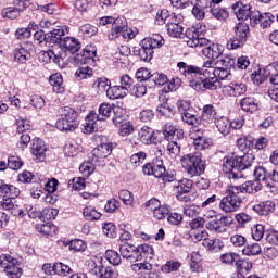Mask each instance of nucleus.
<instances>
[{"label": "nucleus", "instance_id": "f257e3e1", "mask_svg": "<svg viewBox=\"0 0 278 278\" xmlns=\"http://www.w3.org/2000/svg\"><path fill=\"white\" fill-rule=\"evenodd\" d=\"M255 157L251 154H244L243 156H225L223 159V172L227 175L228 179L236 181L242 179V170L249 168Z\"/></svg>", "mask_w": 278, "mask_h": 278}, {"label": "nucleus", "instance_id": "5fc2aeb1", "mask_svg": "<svg viewBox=\"0 0 278 278\" xmlns=\"http://www.w3.org/2000/svg\"><path fill=\"white\" fill-rule=\"evenodd\" d=\"M167 33L172 38H181V35L184 34V26L181 24L167 25Z\"/></svg>", "mask_w": 278, "mask_h": 278}, {"label": "nucleus", "instance_id": "3c124183", "mask_svg": "<svg viewBox=\"0 0 278 278\" xmlns=\"http://www.w3.org/2000/svg\"><path fill=\"white\" fill-rule=\"evenodd\" d=\"M48 60L49 62H54L55 64H59V66L64 62L66 58V53H55L53 50H48L47 51Z\"/></svg>", "mask_w": 278, "mask_h": 278}, {"label": "nucleus", "instance_id": "864d4df0", "mask_svg": "<svg viewBox=\"0 0 278 278\" xmlns=\"http://www.w3.org/2000/svg\"><path fill=\"white\" fill-rule=\"evenodd\" d=\"M94 274L100 278H112L114 277V270L110 267L97 266L94 269Z\"/></svg>", "mask_w": 278, "mask_h": 278}, {"label": "nucleus", "instance_id": "20e7f679", "mask_svg": "<svg viewBox=\"0 0 278 278\" xmlns=\"http://www.w3.org/2000/svg\"><path fill=\"white\" fill-rule=\"evenodd\" d=\"M240 205H242V197H240L238 185L230 186L226 191V197L222 199L219 207L226 214H231V212L240 210Z\"/></svg>", "mask_w": 278, "mask_h": 278}, {"label": "nucleus", "instance_id": "58836bf2", "mask_svg": "<svg viewBox=\"0 0 278 278\" xmlns=\"http://www.w3.org/2000/svg\"><path fill=\"white\" fill-rule=\"evenodd\" d=\"M112 85V83L110 81V79L108 78H98L94 83H93V88L98 89V94H105L108 96V90H110V86Z\"/></svg>", "mask_w": 278, "mask_h": 278}, {"label": "nucleus", "instance_id": "4468645a", "mask_svg": "<svg viewBox=\"0 0 278 278\" xmlns=\"http://www.w3.org/2000/svg\"><path fill=\"white\" fill-rule=\"evenodd\" d=\"M202 54L205 58H208V60H212V62H216L217 60H220V58H225L223 55V46L218 43H210V40H207L206 45H202Z\"/></svg>", "mask_w": 278, "mask_h": 278}, {"label": "nucleus", "instance_id": "c9c22d12", "mask_svg": "<svg viewBox=\"0 0 278 278\" xmlns=\"http://www.w3.org/2000/svg\"><path fill=\"white\" fill-rule=\"evenodd\" d=\"M35 229L38 231V233H42L43 236H53V233L58 231V227L51 223L37 224Z\"/></svg>", "mask_w": 278, "mask_h": 278}, {"label": "nucleus", "instance_id": "5701e85b", "mask_svg": "<svg viewBox=\"0 0 278 278\" xmlns=\"http://www.w3.org/2000/svg\"><path fill=\"white\" fill-rule=\"evenodd\" d=\"M229 217H222L212 219L206 224V228L211 229V231H215V233H225L227 231V225H229Z\"/></svg>", "mask_w": 278, "mask_h": 278}, {"label": "nucleus", "instance_id": "c03bdc74", "mask_svg": "<svg viewBox=\"0 0 278 278\" xmlns=\"http://www.w3.org/2000/svg\"><path fill=\"white\" fill-rule=\"evenodd\" d=\"M83 215L86 220H99V218H101V214L94 206H86L83 210Z\"/></svg>", "mask_w": 278, "mask_h": 278}, {"label": "nucleus", "instance_id": "79ce46f5", "mask_svg": "<svg viewBox=\"0 0 278 278\" xmlns=\"http://www.w3.org/2000/svg\"><path fill=\"white\" fill-rule=\"evenodd\" d=\"M240 106L243 110V112H257L258 106L257 103H255V100L253 98H243L240 101Z\"/></svg>", "mask_w": 278, "mask_h": 278}, {"label": "nucleus", "instance_id": "4c0bfd02", "mask_svg": "<svg viewBox=\"0 0 278 278\" xmlns=\"http://www.w3.org/2000/svg\"><path fill=\"white\" fill-rule=\"evenodd\" d=\"M138 255H141V260L144 257L146 262H149L155 257V252L153 251V247L142 244L138 247Z\"/></svg>", "mask_w": 278, "mask_h": 278}, {"label": "nucleus", "instance_id": "37998d69", "mask_svg": "<svg viewBox=\"0 0 278 278\" xmlns=\"http://www.w3.org/2000/svg\"><path fill=\"white\" fill-rule=\"evenodd\" d=\"M106 97L108 99H123V97H127V91H124L119 85L113 87L110 86Z\"/></svg>", "mask_w": 278, "mask_h": 278}, {"label": "nucleus", "instance_id": "cd10ccee", "mask_svg": "<svg viewBox=\"0 0 278 278\" xmlns=\"http://www.w3.org/2000/svg\"><path fill=\"white\" fill-rule=\"evenodd\" d=\"M164 45V38H162V35H152V37L144 38L141 41V47H146V49H160Z\"/></svg>", "mask_w": 278, "mask_h": 278}, {"label": "nucleus", "instance_id": "0eeeda50", "mask_svg": "<svg viewBox=\"0 0 278 278\" xmlns=\"http://www.w3.org/2000/svg\"><path fill=\"white\" fill-rule=\"evenodd\" d=\"M116 38H122L123 40H131L135 38L134 33L127 26V21L121 17L116 18L109 34V40H116Z\"/></svg>", "mask_w": 278, "mask_h": 278}, {"label": "nucleus", "instance_id": "6e6d98bb", "mask_svg": "<svg viewBox=\"0 0 278 278\" xmlns=\"http://www.w3.org/2000/svg\"><path fill=\"white\" fill-rule=\"evenodd\" d=\"M72 269L68 265L64 263H55L54 264V275H60L61 277H66V275H71Z\"/></svg>", "mask_w": 278, "mask_h": 278}, {"label": "nucleus", "instance_id": "9d476101", "mask_svg": "<svg viewBox=\"0 0 278 278\" xmlns=\"http://www.w3.org/2000/svg\"><path fill=\"white\" fill-rule=\"evenodd\" d=\"M0 266L9 278H18L23 275L18 261L8 254L0 255Z\"/></svg>", "mask_w": 278, "mask_h": 278}, {"label": "nucleus", "instance_id": "393cba45", "mask_svg": "<svg viewBox=\"0 0 278 278\" xmlns=\"http://www.w3.org/2000/svg\"><path fill=\"white\" fill-rule=\"evenodd\" d=\"M61 49H64L62 53H66L67 51H70V53H77V51L81 49V43L74 37H65L61 41Z\"/></svg>", "mask_w": 278, "mask_h": 278}, {"label": "nucleus", "instance_id": "8fccbe9b", "mask_svg": "<svg viewBox=\"0 0 278 278\" xmlns=\"http://www.w3.org/2000/svg\"><path fill=\"white\" fill-rule=\"evenodd\" d=\"M220 86V80H218V78H215V76L211 78H203L204 90H218Z\"/></svg>", "mask_w": 278, "mask_h": 278}, {"label": "nucleus", "instance_id": "f8f14e48", "mask_svg": "<svg viewBox=\"0 0 278 278\" xmlns=\"http://www.w3.org/2000/svg\"><path fill=\"white\" fill-rule=\"evenodd\" d=\"M143 175H153L157 179H162L164 175H166V167L164 166V162L162 160L153 161L152 163H147L142 167Z\"/></svg>", "mask_w": 278, "mask_h": 278}, {"label": "nucleus", "instance_id": "7ed1b4c3", "mask_svg": "<svg viewBox=\"0 0 278 278\" xmlns=\"http://www.w3.org/2000/svg\"><path fill=\"white\" fill-rule=\"evenodd\" d=\"M177 66L179 67V71L187 79H190L191 77H201L202 79H207L215 77L216 75V62L208 60L204 62L202 67H197L194 65H188L186 62H178Z\"/></svg>", "mask_w": 278, "mask_h": 278}, {"label": "nucleus", "instance_id": "49530a36", "mask_svg": "<svg viewBox=\"0 0 278 278\" xmlns=\"http://www.w3.org/2000/svg\"><path fill=\"white\" fill-rule=\"evenodd\" d=\"M211 14L212 16H214V18H217V21H225L226 18L229 17V13L227 12V10L213 4V8L211 9Z\"/></svg>", "mask_w": 278, "mask_h": 278}, {"label": "nucleus", "instance_id": "c85d7f7f", "mask_svg": "<svg viewBox=\"0 0 278 278\" xmlns=\"http://www.w3.org/2000/svg\"><path fill=\"white\" fill-rule=\"evenodd\" d=\"M64 36H66V33L63 28H55L47 34V42H49V45H59V47H62Z\"/></svg>", "mask_w": 278, "mask_h": 278}, {"label": "nucleus", "instance_id": "1a4fd4ad", "mask_svg": "<svg viewBox=\"0 0 278 278\" xmlns=\"http://www.w3.org/2000/svg\"><path fill=\"white\" fill-rule=\"evenodd\" d=\"M215 79L223 81L229 78L231 71L229 68L236 66V60L231 56H220L219 60L215 62Z\"/></svg>", "mask_w": 278, "mask_h": 278}, {"label": "nucleus", "instance_id": "2f4dec72", "mask_svg": "<svg viewBox=\"0 0 278 278\" xmlns=\"http://www.w3.org/2000/svg\"><path fill=\"white\" fill-rule=\"evenodd\" d=\"M215 125L219 132L227 136L231 132V122L227 117H217L215 119Z\"/></svg>", "mask_w": 278, "mask_h": 278}, {"label": "nucleus", "instance_id": "052dcab7", "mask_svg": "<svg viewBox=\"0 0 278 278\" xmlns=\"http://www.w3.org/2000/svg\"><path fill=\"white\" fill-rule=\"evenodd\" d=\"M177 188L178 192H190L192 190V180L190 179H182L174 185Z\"/></svg>", "mask_w": 278, "mask_h": 278}, {"label": "nucleus", "instance_id": "de8ad7c7", "mask_svg": "<svg viewBox=\"0 0 278 278\" xmlns=\"http://www.w3.org/2000/svg\"><path fill=\"white\" fill-rule=\"evenodd\" d=\"M112 110H113L112 104L102 103L99 108V114H97L98 119L105 121V118H110V116H112Z\"/></svg>", "mask_w": 278, "mask_h": 278}, {"label": "nucleus", "instance_id": "a878e982", "mask_svg": "<svg viewBox=\"0 0 278 278\" xmlns=\"http://www.w3.org/2000/svg\"><path fill=\"white\" fill-rule=\"evenodd\" d=\"M275 206L276 205H275V202H273V200H266L254 205L253 210L260 216H268V214H273V212H275Z\"/></svg>", "mask_w": 278, "mask_h": 278}, {"label": "nucleus", "instance_id": "bb28decb", "mask_svg": "<svg viewBox=\"0 0 278 278\" xmlns=\"http://www.w3.org/2000/svg\"><path fill=\"white\" fill-rule=\"evenodd\" d=\"M139 138L142 144H153L157 138L155 137V130L149 126H143L139 130Z\"/></svg>", "mask_w": 278, "mask_h": 278}, {"label": "nucleus", "instance_id": "b1692460", "mask_svg": "<svg viewBox=\"0 0 278 278\" xmlns=\"http://www.w3.org/2000/svg\"><path fill=\"white\" fill-rule=\"evenodd\" d=\"M262 180L255 177V180H250L241 186H238V191L240 192H247L248 194H256V192H260L262 190Z\"/></svg>", "mask_w": 278, "mask_h": 278}, {"label": "nucleus", "instance_id": "dca6fc26", "mask_svg": "<svg viewBox=\"0 0 278 278\" xmlns=\"http://www.w3.org/2000/svg\"><path fill=\"white\" fill-rule=\"evenodd\" d=\"M275 20V15L273 13H261L257 10H254L252 13V27H255V25H261L263 29H266V27H270L273 25V21Z\"/></svg>", "mask_w": 278, "mask_h": 278}, {"label": "nucleus", "instance_id": "ea45409f", "mask_svg": "<svg viewBox=\"0 0 278 278\" xmlns=\"http://www.w3.org/2000/svg\"><path fill=\"white\" fill-rule=\"evenodd\" d=\"M251 79L253 84H255V86H261V84H264V81L268 79V74H266V67L254 71L251 75Z\"/></svg>", "mask_w": 278, "mask_h": 278}, {"label": "nucleus", "instance_id": "bf43d9fd", "mask_svg": "<svg viewBox=\"0 0 278 278\" xmlns=\"http://www.w3.org/2000/svg\"><path fill=\"white\" fill-rule=\"evenodd\" d=\"M242 253L243 255H260V253H262V248L260 247V243H252L243 248Z\"/></svg>", "mask_w": 278, "mask_h": 278}, {"label": "nucleus", "instance_id": "9b49d317", "mask_svg": "<svg viewBox=\"0 0 278 278\" xmlns=\"http://www.w3.org/2000/svg\"><path fill=\"white\" fill-rule=\"evenodd\" d=\"M249 36V25L244 23H239L236 26V35L227 42V49H240V47H244V42H247V38Z\"/></svg>", "mask_w": 278, "mask_h": 278}, {"label": "nucleus", "instance_id": "6e6552de", "mask_svg": "<svg viewBox=\"0 0 278 278\" xmlns=\"http://www.w3.org/2000/svg\"><path fill=\"white\" fill-rule=\"evenodd\" d=\"M254 177L262 181L263 186L271 189V192H277L278 189L275 184H278V168L273 170V174L268 173L264 167H256L254 170Z\"/></svg>", "mask_w": 278, "mask_h": 278}, {"label": "nucleus", "instance_id": "69168bd1", "mask_svg": "<svg viewBox=\"0 0 278 278\" xmlns=\"http://www.w3.org/2000/svg\"><path fill=\"white\" fill-rule=\"evenodd\" d=\"M177 134V126L173 125V123H167L163 127V136H165L166 140L173 139V136Z\"/></svg>", "mask_w": 278, "mask_h": 278}, {"label": "nucleus", "instance_id": "7c9ffc66", "mask_svg": "<svg viewBox=\"0 0 278 278\" xmlns=\"http://www.w3.org/2000/svg\"><path fill=\"white\" fill-rule=\"evenodd\" d=\"M202 247L204 249H207V251H214L215 253H218L225 247V243L220 239H207L204 238L202 241Z\"/></svg>", "mask_w": 278, "mask_h": 278}, {"label": "nucleus", "instance_id": "f03ea898", "mask_svg": "<svg viewBox=\"0 0 278 278\" xmlns=\"http://www.w3.org/2000/svg\"><path fill=\"white\" fill-rule=\"evenodd\" d=\"M97 48L92 45L86 46L83 50V53L76 54L74 58V64L78 66V70L75 72V77L81 81L83 79H90L93 72L90 66H94L97 61Z\"/></svg>", "mask_w": 278, "mask_h": 278}, {"label": "nucleus", "instance_id": "a211bd4d", "mask_svg": "<svg viewBox=\"0 0 278 278\" xmlns=\"http://www.w3.org/2000/svg\"><path fill=\"white\" fill-rule=\"evenodd\" d=\"M186 38L187 46L191 48L203 47V45L207 43V39L200 37L199 30L194 27L186 30Z\"/></svg>", "mask_w": 278, "mask_h": 278}, {"label": "nucleus", "instance_id": "39448f33", "mask_svg": "<svg viewBox=\"0 0 278 278\" xmlns=\"http://www.w3.org/2000/svg\"><path fill=\"white\" fill-rule=\"evenodd\" d=\"M180 164L190 177H197L198 175H203V173H205V164H203L201 155L199 154L184 155L180 160Z\"/></svg>", "mask_w": 278, "mask_h": 278}, {"label": "nucleus", "instance_id": "412c9836", "mask_svg": "<svg viewBox=\"0 0 278 278\" xmlns=\"http://www.w3.org/2000/svg\"><path fill=\"white\" fill-rule=\"evenodd\" d=\"M112 143H102L94 148L91 152L93 159L92 162H99V160H105L112 154Z\"/></svg>", "mask_w": 278, "mask_h": 278}, {"label": "nucleus", "instance_id": "338daca9", "mask_svg": "<svg viewBox=\"0 0 278 278\" xmlns=\"http://www.w3.org/2000/svg\"><path fill=\"white\" fill-rule=\"evenodd\" d=\"M134 131H135L134 124L130 122H125L119 126V136H123V137L131 136Z\"/></svg>", "mask_w": 278, "mask_h": 278}, {"label": "nucleus", "instance_id": "603ef678", "mask_svg": "<svg viewBox=\"0 0 278 278\" xmlns=\"http://www.w3.org/2000/svg\"><path fill=\"white\" fill-rule=\"evenodd\" d=\"M168 155L175 160V157H179V153H181V147L179 146L178 142L172 141L168 142L166 146Z\"/></svg>", "mask_w": 278, "mask_h": 278}, {"label": "nucleus", "instance_id": "f704fd0d", "mask_svg": "<svg viewBox=\"0 0 278 278\" xmlns=\"http://www.w3.org/2000/svg\"><path fill=\"white\" fill-rule=\"evenodd\" d=\"M265 73L267 77H269L270 84H273V86H278V63H270L267 65Z\"/></svg>", "mask_w": 278, "mask_h": 278}, {"label": "nucleus", "instance_id": "423d86ee", "mask_svg": "<svg viewBox=\"0 0 278 278\" xmlns=\"http://www.w3.org/2000/svg\"><path fill=\"white\" fill-rule=\"evenodd\" d=\"M61 118L56 121V128L60 131H75L77 129V111L71 106L60 110Z\"/></svg>", "mask_w": 278, "mask_h": 278}, {"label": "nucleus", "instance_id": "a19ab883", "mask_svg": "<svg viewBox=\"0 0 278 278\" xmlns=\"http://www.w3.org/2000/svg\"><path fill=\"white\" fill-rule=\"evenodd\" d=\"M112 112L114 114V125H121V123H123V118H125V114H127V111L121 104H117L113 105Z\"/></svg>", "mask_w": 278, "mask_h": 278}, {"label": "nucleus", "instance_id": "2eb2a0df", "mask_svg": "<svg viewBox=\"0 0 278 278\" xmlns=\"http://www.w3.org/2000/svg\"><path fill=\"white\" fill-rule=\"evenodd\" d=\"M189 136L191 140H193V144L197 147V149H207V147L212 144V140L203 137V129L199 128V126H193Z\"/></svg>", "mask_w": 278, "mask_h": 278}, {"label": "nucleus", "instance_id": "f3484780", "mask_svg": "<svg viewBox=\"0 0 278 278\" xmlns=\"http://www.w3.org/2000/svg\"><path fill=\"white\" fill-rule=\"evenodd\" d=\"M119 252L122 257L130 260V262H141L142 254H138V247L131 245L129 243H124L119 245Z\"/></svg>", "mask_w": 278, "mask_h": 278}, {"label": "nucleus", "instance_id": "09e8293b", "mask_svg": "<svg viewBox=\"0 0 278 278\" xmlns=\"http://www.w3.org/2000/svg\"><path fill=\"white\" fill-rule=\"evenodd\" d=\"M27 47L28 46L25 45L24 47L15 51V60H17V62H21L22 64H24V62H27V60L31 58V53H29V50H27Z\"/></svg>", "mask_w": 278, "mask_h": 278}, {"label": "nucleus", "instance_id": "e2e57ef3", "mask_svg": "<svg viewBox=\"0 0 278 278\" xmlns=\"http://www.w3.org/2000/svg\"><path fill=\"white\" fill-rule=\"evenodd\" d=\"M23 167V161L18 156H9L8 168L11 170H20Z\"/></svg>", "mask_w": 278, "mask_h": 278}, {"label": "nucleus", "instance_id": "680f3d73", "mask_svg": "<svg viewBox=\"0 0 278 278\" xmlns=\"http://www.w3.org/2000/svg\"><path fill=\"white\" fill-rule=\"evenodd\" d=\"M118 197L124 205H134V193L129 190H121Z\"/></svg>", "mask_w": 278, "mask_h": 278}, {"label": "nucleus", "instance_id": "72a5a7b5", "mask_svg": "<svg viewBox=\"0 0 278 278\" xmlns=\"http://www.w3.org/2000/svg\"><path fill=\"white\" fill-rule=\"evenodd\" d=\"M218 117H216V110L214 109V105L206 104L203 106L202 110V121H205V123H215Z\"/></svg>", "mask_w": 278, "mask_h": 278}, {"label": "nucleus", "instance_id": "c756f323", "mask_svg": "<svg viewBox=\"0 0 278 278\" xmlns=\"http://www.w3.org/2000/svg\"><path fill=\"white\" fill-rule=\"evenodd\" d=\"M50 86H52V90L56 94H64V78H62L61 74H52L50 76Z\"/></svg>", "mask_w": 278, "mask_h": 278}, {"label": "nucleus", "instance_id": "a18cd8bd", "mask_svg": "<svg viewBox=\"0 0 278 278\" xmlns=\"http://www.w3.org/2000/svg\"><path fill=\"white\" fill-rule=\"evenodd\" d=\"M170 214V207L168 205H160L154 207L153 216L156 220H164Z\"/></svg>", "mask_w": 278, "mask_h": 278}, {"label": "nucleus", "instance_id": "ddd939ff", "mask_svg": "<svg viewBox=\"0 0 278 278\" xmlns=\"http://www.w3.org/2000/svg\"><path fill=\"white\" fill-rule=\"evenodd\" d=\"M231 10L236 14L238 21H247L248 18H250V23H253V13L255 12V10L251 8V4L236 2L231 5Z\"/></svg>", "mask_w": 278, "mask_h": 278}, {"label": "nucleus", "instance_id": "473e14b6", "mask_svg": "<svg viewBox=\"0 0 278 278\" xmlns=\"http://www.w3.org/2000/svg\"><path fill=\"white\" fill-rule=\"evenodd\" d=\"M181 119L187 124L191 125V127H199L201 125V118L194 114V111L191 109L190 111H187L186 113H182Z\"/></svg>", "mask_w": 278, "mask_h": 278}, {"label": "nucleus", "instance_id": "e433bc0d", "mask_svg": "<svg viewBox=\"0 0 278 278\" xmlns=\"http://www.w3.org/2000/svg\"><path fill=\"white\" fill-rule=\"evenodd\" d=\"M236 267L239 275H241V277H244V275H249L251 268H253V264L249 260L237 258Z\"/></svg>", "mask_w": 278, "mask_h": 278}, {"label": "nucleus", "instance_id": "4d7b16f0", "mask_svg": "<svg viewBox=\"0 0 278 278\" xmlns=\"http://www.w3.org/2000/svg\"><path fill=\"white\" fill-rule=\"evenodd\" d=\"M64 153L67 157H77L81 150L77 147V144L67 143L64 147Z\"/></svg>", "mask_w": 278, "mask_h": 278}, {"label": "nucleus", "instance_id": "6ab92c4d", "mask_svg": "<svg viewBox=\"0 0 278 278\" xmlns=\"http://www.w3.org/2000/svg\"><path fill=\"white\" fill-rule=\"evenodd\" d=\"M223 92L226 97H242V94H247V85L242 83H230L224 86Z\"/></svg>", "mask_w": 278, "mask_h": 278}, {"label": "nucleus", "instance_id": "13d9d810", "mask_svg": "<svg viewBox=\"0 0 278 278\" xmlns=\"http://www.w3.org/2000/svg\"><path fill=\"white\" fill-rule=\"evenodd\" d=\"M105 257L113 266H118V264H121V255L114 250H106Z\"/></svg>", "mask_w": 278, "mask_h": 278}, {"label": "nucleus", "instance_id": "4be33fe9", "mask_svg": "<svg viewBox=\"0 0 278 278\" xmlns=\"http://www.w3.org/2000/svg\"><path fill=\"white\" fill-rule=\"evenodd\" d=\"M47 152V147L45 146V141L42 139L36 138L31 143V153L35 156L37 162H45V153Z\"/></svg>", "mask_w": 278, "mask_h": 278}, {"label": "nucleus", "instance_id": "aec40b11", "mask_svg": "<svg viewBox=\"0 0 278 278\" xmlns=\"http://www.w3.org/2000/svg\"><path fill=\"white\" fill-rule=\"evenodd\" d=\"M97 117V112L91 111L85 118V123L83 124L81 131L83 134H94L97 131V122L100 121Z\"/></svg>", "mask_w": 278, "mask_h": 278}, {"label": "nucleus", "instance_id": "774afa93", "mask_svg": "<svg viewBox=\"0 0 278 278\" xmlns=\"http://www.w3.org/2000/svg\"><path fill=\"white\" fill-rule=\"evenodd\" d=\"M181 268V263L177 261H168L163 267L162 271L163 273H175V270H179Z\"/></svg>", "mask_w": 278, "mask_h": 278}, {"label": "nucleus", "instance_id": "0e129e2a", "mask_svg": "<svg viewBox=\"0 0 278 278\" xmlns=\"http://www.w3.org/2000/svg\"><path fill=\"white\" fill-rule=\"evenodd\" d=\"M238 257H239L238 254L233 252H228V253L222 254L219 260L222 264H227L228 266H231L233 262H238Z\"/></svg>", "mask_w": 278, "mask_h": 278}]
</instances>
